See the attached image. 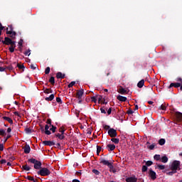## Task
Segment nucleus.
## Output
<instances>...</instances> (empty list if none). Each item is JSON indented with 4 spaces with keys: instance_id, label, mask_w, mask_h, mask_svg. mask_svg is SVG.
Wrapping results in <instances>:
<instances>
[{
    "instance_id": "1",
    "label": "nucleus",
    "mask_w": 182,
    "mask_h": 182,
    "mask_svg": "<svg viewBox=\"0 0 182 182\" xmlns=\"http://www.w3.org/2000/svg\"><path fill=\"white\" fill-rule=\"evenodd\" d=\"M1 42L4 45H6L7 46L10 45L9 50L11 53H14V52H15L16 41H12V38H10L9 37H5L4 41H2Z\"/></svg>"
},
{
    "instance_id": "2",
    "label": "nucleus",
    "mask_w": 182,
    "mask_h": 182,
    "mask_svg": "<svg viewBox=\"0 0 182 182\" xmlns=\"http://www.w3.org/2000/svg\"><path fill=\"white\" fill-rule=\"evenodd\" d=\"M28 161V163H31L32 164H34V168H36V170H41L42 168L41 161H38L33 158L29 159Z\"/></svg>"
},
{
    "instance_id": "3",
    "label": "nucleus",
    "mask_w": 182,
    "mask_h": 182,
    "mask_svg": "<svg viewBox=\"0 0 182 182\" xmlns=\"http://www.w3.org/2000/svg\"><path fill=\"white\" fill-rule=\"evenodd\" d=\"M8 29H10V31H8ZM6 35H10V38H11L13 41L16 39V32L14 31L12 25L9 26V28H6Z\"/></svg>"
},
{
    "instance_id": "4",
    "label": "nucleus",
    "mask_w": 182,
    "mask_h": 182,
    "mask_svg": "<svg viewBox=\"0 0 182 182\" xmlns=\"http://www.w3.org/2000/svg\"><path fill=\"white\" fill-rule=\"evenodd\" d=\"M38 176H42V177H46L50 176V171L48 168H41L38 172Z\"/></svg>"
},
{
    "instance_id": "5",
    "label": "nucleus",
    "mask_w": 182,
    "mask_h": 182,
    "mask_svg": "<svg viewBox=\"0 0 182 182\" xmlns=\"http://www.w3.org/2000/svg\"><path fill=\"white\" fill-rule=\"evenodd\" d=\"M171 170H180V161H173L171 165Z\"/></svg>"
},
{
    "instance_id": "6",
    "label": "nucleus",
    "mask_w": 182,
    "mask_h": 182,
    "mask_svg": "<svg viewBox=\"0 0 182 182\" xmlns=\"http://www.w3.org/2000/svg\"><path fill=\"white\" fill-rule=\"evenodd\" d=\"M108 134L112 138L117 137V131L113 128H111L108 130Z\"/></svg>"
},
{
    "instance_id": "7",
    "label": "nucleus",
    "mask_w": 182,
    "mask_h": 182,
    "mask_svg": "<svg viewBox=\"0 0 182 182\" xmlns=\"http://www.w3.org/2000/svg\"><path fill=\"white\" fill-rule=\"evenodd\" d=\"M149 176L151 178V180H156V178H157L156 173L151 168L149 169Z\"/></svg>"
},
{
    "instance_id": "8",
    "label": "nucleus",
    "mask_w": 182,
    "mask_h": 182,
    "mask_svg": "<svg viewBox=\"0 0 182 182\" xmlns=\"http://www.w3.org/2000/svg\"><path fill=\"white\" fill-rule=\"evenodd\" d=\"M100 164H103L104 166H107V167H109V166L112 164V163L109 162V161L103 158L100 159Z\"/></svg>"
},
{
    "instance_id": "9",
    "label": "nucleus",
    "mask_w": 182,
    "mask_h": 182,
    "mask_svg": "<svg viewBox=\"0 0 182 182\" xmlns=\"http://www.w3.org/2000/svg\"><path fill=\"white\" fill-rule=\"evenodd\" d=\"M84 94H85V91L83 90V89L77 90V94H76L77 99H82Z\"/></svg>"
},
{
    "instance_id": "10",
    "label": "nucleus",
    "mask_w": 182,
    "mask_h": 182,
    "mask_svg": "<svg viewBox=\"0 0 182 182\" xmlns=\"http://www.w3.org/2000/svg\"><path fill=\"white\" fill-rule=\"evenodd\" d=\"M23 151L25 153V154H29V153H31V146H29V144H26L23 147Z\"/></svg>"
},
{
    "instance_id": "11",
    "label": "nucleus",
    "mask_w": 182,
    "mask_h": 182,
    "mask_svg": "<svg viewBox=\"0 0 182 182\" xmlns=\"http://www.w3.org/2000/svg\"><path fill=\"white\" fill-rule=\"evenodd\" d=\"M171 87H181V83L180 82H171L168 86V89H171Z\"/></svg>"
},
{
    "instance_id": "12",
    "label": "nucleus",
    "mask_w": 182,
    "mask_h": 182,
    "mask_svg": "<svg viewBox=\"0 0 182 182\" xmlns=\"http://www.w3.org/2000/svg\"><path fill=\"white\" fill-rule=\"evenodd\" d=\"M43 144L51 147V146H55V143L53 141H43Z\"/></svg>"
},
{
    "instance_id": "13",
    "label": "nucleus",
    "mask_w": 182,
    "mask_h": 182,
    "mask_svg": "<svg viewBox=\"0 0 182 182\" xmlns=\"http://www.w3.org/2000/svg\"><path fill=\"white\" fill-rule=\"evenodd\" d=\"M127 182H137V178L136 176H130L126 178Z\"/></svg>"
},
{
    "instance_id": "14",
    "label": "nucleus",
    "mask_w": 182,
    "mask_h": 182,
    "mask_svg": "<svg viewBox=\"0 0 182 182\" xmlns=\"http://www.w3.org/2000/svg\"><path fill=\"white\" fill-rule=\"evenodd\" d=\"M106 149H107L108 151H113L114 149H116L115 144H107Z\"/></svg>"
},
{
    "instance_id": "15",
    "label": "nucleus",
    "mask_w": 182,
    "mask_h": 182,
    "mask_svg": "<svg viewBox=\"0 0 182 182\" xmlns=\"http://www.w3.org/2000/svg\"><path fill=\"white\" fill-rule=\"evenodd\" d=\"M49 127H50V126L48 124L45 125V134H47V136H50V134H52V132L49 131Z\"/></svg>"
},
{
    "instance_id": "16",
    "label": "nucleus",
    "mask_w": 182,
    "mask_h": 182,
    "mask_svg": "<svg viewBox=\"0 0 182 182\" xmlns=\"http://www.w3.org/2000/svg\"><path fill=\"white\" fill-rule=\"evenodd\" d=\"M175 114L178 122H182V113L176 112Z\"/></svg>"
},
{
    "instance_id": "17",
    "label": "nucleus",
    "mask_w": 182,
    "mask_h": 182,
    "mask_svg": "<svg viewBox=\"0 0 182 182\" xmlns=\"http://www.w3.org/2000/svg\"><path fill=\"white\" fill-rule=\"evenodd\" d=\"M53 99H55V95L51 94L49 97H46L45 100H46V102H52Z\"/></svg>"
},
{
    "instance_id": "18",
    "label": "nucleus",
    "mask_w": 182,
    "mask_h": 182,
    "mask_svg": "<svg viewBox=\"0 0 182 182\" xmlns=\"http://www.w3.org/2000/svg\"><path fill=\"white\" fill-rule=\"evenodd\" d=\"M53 99H55V95L51 94L49 97H46L45 100H46V102H52Z\"/></svg>"
},
{
    "instance_id": "19",
    "label": "nucleus",
    "mask_w": 182,
    "mask_h": 182,
    "mask_svg": "<svg viewBox=\"0 0 182 182\" xmlns=\"http://www.w3.org/2000/svg\"><path fill=\"white\" fill-rule=\"evenodd\" d=\"M117 99V100H119V102H126V100H127V97H123L122 95H118Z\"/></svg>"
},
{
    "instance_id": "20",
    "label": "nucleus",
    "mask_w": 182,
    "mask_h": 182,
    "mask_svg": "<svg viewBox=\"0 0 182 182\" xmlns=\"http://www.w3.org/2000/svg\"><path fill=\"white\" fill-rule=\"evenodd\" d=\"M65 74H63L60 72L57 73L56 77L57 79H65Z\"/></svg>"
},
{
    "instance_id": "21",
    "label": "nucleus",
    "mask_w": 182,
    "mask_h": 182,
    "mask_svg": "<svg viewBox=\"0 0 182 182\" xmlns=\"http://www.w3.org/2000/svg\"><path fill=\"white\" fill-rule=\"evenodd\" d=\"M167 106H168V104L164 103L159 107V110H166Z\"/></svg>"
},
{
    "instance_id": "22",
    "label": "nucleus",
    "mask_w": 182,
    "mask_h": 182,
    "mask_svg": "<svg viewBox=\"0 0 182 182\" xmlns=\"http://www.w3.org/2000/svg\"><path fill=\"white\" fill-rule=\"evenodd\" d=\"M118 92L121 95H125V93H127V91L123 88V87H120V88L118 90Z\"/></svg>"
},
{
    "instance_id": "23",
    "label": "nucleus",
    "mask_w": 182,
    "mask_h": 182,
    "mask_svg": "<svg viewBox=\"0 0 182 182\" xmlns=\"http://www.w3.org/2000/svg\"><path fill=\"white\" fill-rule=\"evenodd\" d=\"M111 141H112V143H114V144H119V143H120V139L119 138H112L111 139Z\"/></svg>"
},
{
    "instance_id": "24",
    "label": "nucleus",
    "mask_w": 182,
    "mask_h": 182,
    "mask_svg": "<svg viewBox=\"0 0 182 182\" xmlns=\"http://www.w3.org/2000/svg\"><path fill=\"white\" fill-rule=\"evenodd\" d=\"M4 120H6V122H9L10 124H14V121L12 119L9 118V117H3Z\"/></svg>"
},
{
    "instance_id": "25",
    "label": "nucleus",
    "mask_w": 182,
    "mask_h": 182,
    "mask_svg": "<svg viewBox=\"0 0 182 182\" xmlns=\"http://www.w3.org/2000/svg\"><path fill=\"white\" fill-rule=\"evenodd\" d=\"M137 86L139 87V89H141L144 86V80H141L138 83Z\"/></svg>"
},
{
    "instance_id": "26",
    "label": "nucleus",
    "mask_w": 182,
    "mask_h": 182,
    "mask_svg": "<svg viewBox=\"0 0 182 182\" xmlns=\"http://www.w3.org/2000/svg\"><path fill=\"white\" fill-rule=\"evenodd\" d=\"M161 163H167L168 161V157H167L166 156L161 157Z\"/></svg>"
},
{
    "instance_id": "27",
    "label": "nucleus",
    "mask_w": 182,
    "mask_h": 182,
    "mask_svg": "<svg viewBox=\"0 0 182 182\" xmlns=\"http://www.w3.org/2000/svg\"><path fill=\"white\" fill-rule=\"evenodd\" d=\"M154 159L156 161H160L161 160V155L160 154H155L154 156Z\"/></svg>"
},
{
    "instance_id": "28",
    "label": "nucleus",
    "mask_w": 182,
    "mask_h": 182,
    "mask_svg": "<svg viewBox=\"0 0 182 182\" xmlns=\"http://www.w3.org/2000/svg\"><path fill=\"white\" fill-rule=\"evenodd\" d=\"M109 168V171L111 173H116V168H114V166L111 164L109 166H108Z\"/></svg>"
},
{
    "instance_id": "29",
    "label": "nucleus",
    "mask_w": 182,
    "mask_h": 182,
    "mask_svg": "<svg viewBox=\"0 0 182 182\" xmlns=\"http://www.w3.org/2000/svg\"><path fill=\"white\" fill-rule=\"evenodd\" d=\"M14 65H16V63H13L12 65H10L9 66H6V69H8V70H14Z\"/></svg>"
},
{
    "instance_id": "30",
    "label": "nucleus",
    "mask_w": 182,
    "mask_h": 182,
    "mask_svg": "<svg viewBox=\"0 0 182 182\" xmlns=\"http://www.w3.org/2000/svg\"><path fill=\"white\" fill-rule=\"evenodd\" d=\"M25 132L26 133V134H31V133H32L33 132V130H32L31 128H25L24 129Z\"/></svg>"
},
{
    "instance_id": "31",
    "label": "nucleus",
    "mask_w": 182,
    "mask_h": 182,
    "mask_svg": "<svg viewBox=\"0 0 182 182\" xmlns=\"http://www.w3.org/2000/svg\"><path fill=\"white\" fill-rule=\"evenodd\" d=\"M43 92H44V93H46V95H49V93L53 92V91L50 88H46V90H44Z\"/></svg>"
},
{
    "instance_id": "32",
    "label": "nucleus",
    "mask_w": 182,
    "mask_h": 182,
    "mask_svg": "<svg viewBox=\"0 0 182 182\" xmlns=\"http://www.w3.org/2000/svg\"><path fill=\"white\" fill-rule=\"evenodd\" d=\"M24 178H26L27 180H29L30 181H33V182H36V180H35V178H33V176H24Z\"/></svg>"
},
{
    "instance_id": "33",
    "label": "nucleus",
    "mask_w": 182,
    "mask_h": 182,
    "mask_svg": "<svg viewBox=\"0 0 182 182\" xmlns=\"http://www.w3.org/2000/svg\"><path fill=\"white\" fill-rule=\"evenodd\" d=\"M48 82L53 85H55V77H50Z\"/></svg>"
},
{
    "instance_id": "34",
    "label": "nucleus",
    "mask_w": 182,
    "mask_h": 182,
    "mask_svg": "<svg viewBox=\"0 0 182 182\" xmlns=\"http://www.w3.org/2000/svg\"><path fill=\"white\" fill-rule=\"evenodd\" d=\"M159 144H160V146H164V144H166V139H159Z\"/></svg>"
},
{
    "instance_id": "35",
    "label": "nucleus",
    "mask_w": 182,
    "mask_h": 182,
    "mask_svg": "<svg viewBox=\"0 0 182 182\" xmlns=\"http://www.w3.org/2000/svg\"><path fill=\"white\" fill-rule=\"evenodd\" d=\"M23 170H25L26 171H29L31 170V167L28 166V165H23L22 166Z\"/></svg>"
},
{
    "instance_id": "36",
    "label": "nucleus",
    "mask_w": 182,
    "mask_h": 182,
    "mask_svg": "<svg viewBox=\"0 0 182 182\" xmlns=\"http://www.w3.org/2000/svg\"><path fill=\"white\" fill-rule=\"evenodd\" d=\"M16 67L18 68L20 70L25 69V65H21L19 63L16 64Z\"/></svg>"
},
{
    "instance_id": "37",
    "label": "nucleus",
    "mask_w": 182,
    "mask_h": 182,
    "mask_svg": "<svg viewBox=\"0 0 182 182\" xmlns=\"http://www.w3.org/2000/svg\"><path fill=\"white\" fill-rule=\"evenodd\" d=\"M100 151H102V146H97V155L99 156L100 154Z\"/></svg>"
},
{
    "instance_id": "38",
    "label": "nucleus",
    "mask_w": 182,
    "mask_h": 182,
    "mask_svg": "<svg viewBox=\"0 0 182 182\" xmlns=\"http://www.w3.org/2000/svg\"><path fill=\"white\" fill-rule=\"evenodd\" d=\"M51 128L50 129V132H52L53 133H55L56 132V127L51 125L50 126Z\"/></svg>"
},
{
    "instance_id": "39",
    "label": "nucleus",
    "mask_w": 182,
    "mask_h": 182,
    "mask_svg": "<svg viewBox=\"0 0 182 182\" xmlns=\"http://www.w3.org/2000/svg\"><path fill=\"white\" fill-rule=\"evenodd\" d=\"M92 173L95 174V176H99V174H100V171H99L97 169H92Z\"/></svg>"
},
{
    "instance_id": "40",
    "label": "nucleus",
    "mask_w": 182,
    "mask_h": 182,
    "mask_svg": "<svg viewBox=\"0 0 182 182\" xmlns=\"http://www.w3.org/2000/svg\"><path fill=\"white\" fill-rule=\"evenodd\" d=\"M75 85H76V82L72 81V82L68 85V87H69V88L73 87V86H75Z\"/></svg>"
},
{
    "instance_id": "41",
    "label": "nucleus",
    "mask_w": 182,
    "mask_h": 182,
    "mask_svg": "<svg viewBox=\"0 0 182 182\" xmlns=\"http://www.w3.org/2000/svg\"><path fill=\"white\" fill-rule=\"evenodd\" d=\"M157 167L159 168V170H164V168H166V166L164 165L157 164Z\"/></svg>"
},
{
    "instance_id": "42",
    "label": "nucleus",
    "mask_w": 182,
    "mask_h": 182,
    "mask_svg": "<svg viewBox=\"0 0 182 182\" xmlns=\"http://www.w3.org/2000/svg\"><path fill=\"white\" fill-rule=\"evenodd\" d=\"M147 170H148V168H147L146 165H144L142 166V169H141L142 173H146V171H147Z\"/></svg>"
},
{
    "instance_id": "43",
    "label": "nucleus",
    "mask_w": 182,
    "mask_h": 182,
    "mask_svg": "<svg viewBox=\"0 0 182 182\" xmlns=\"http://www.w3.org/2000/svg\"><path fill=\"white\" fill-rule=\"evenodd\" d=\"M146 166L147 167H150V166H153V161H147L146 162Z\"/></svg>"
},
{
    "instance_id": "44",
    "label": "nucleus",
    "mask_w": 182,
    "mask_h": 182,
    "mask_svg": "<svg viewBox=\"0 0 182 182\" xmlns=\"http://www.w3.org/2000/svg\"><path fill=\"white\" fill-rule=\"evenodd\" d=\"M50 73V67H47L45 70V74L46 75H49V73Z\"/></svg>"
},
{
    "instance_id": "45",
    "label": "nucleus",
    "mask_w": 182,
    "mask_h": 182,
    "mask_svg": "<svg viewBox=\"0 0 182 182\" xmlns=\"http://www.w3.org/2000/svg\"><path fill=\"white\" fill-rule=\"evenodd\" d=\"M106 110H107V108H105V107L100 108L101 113H103L104 114H106Z\"/></svg>"
},
{
    "instance_id": "46",
    "label": "nucleus",
    "mask_w": 182,
    "mask_h": 182,
    "mask_svg": "<svg viewBox=\"0 0 182 182\" xmlns=\"http://www.w3.org/2000/svg\"><path fill=\"white\" fill-rule=\"evenodd\" d=\"M154 147H156V144H152L151 145L148 146V149L149 150H154Z\"/></svg>"
},
{
    "instance_id": "47",
    "label": "nucleus",
    "mask_w": 182,
    "mask_h": 182,
    "mask_svg": "<svg viewBox=\"0 0 182 182\" xmlns=\"http://www.w3.org/2000/svg\"><path fill=\"white\" fill-rule=\"evenodd\" d=\"M36 66H38V65H36V64H31V65H30V68H31V69H32L33 70H35V69H36Z\"/></svg>"
},
{
    "instance_id": "48",
    "label": "nucleus",
    "mask_w": 182,
    "mask_h": 182,
    "mask_svg": "<svg viewBox=\"0 0 182 182\" xmlns=\"http://www.w3.org/2000/svg\"><path fill=\"white\" fill-rule=\"evenodd\" d=\"M176 82H181V87H180V90H182V79L181 77H178L176 79Z\"/></svg>"
},
{
    "instance_id": "49",
    "label": "nucleus",
    "mask_w": 182,
    "mask_h": 182,
    "mask_svg": "<svg viewBox=\"0 0 182 182\" xmlns=\"http://www.w3.org/2000/svg\"><path fill=\"white\" fill-rule=\"evenodd\" d=\"M65 129H63V127H60V129H59V132L60 133H61V134H65Z\"/></svg>"
},
{
    "instance_id": "50",
    "label": "nucleus",
    "mask_w": 182,
    "mask_h": 182,
    "mask_svg": "<svg viewBox=\"0 0 182 182\" xmlns=\"http://www.w3.org/2000/svg\"><path fill=\"white\" fill-rule=\"evenodd\" d=\"M91 102H93L94 103H96L97 102V97H91Z\"/></svg>"
},
{
    "instance_id": "51",
    "label": "nucleus",
    "mask_w": 182,
    "mask_h": 182,
    "mask_svg": "<svg viewBox=\"0 0 182 182\" xmlns=\"http://www.w3.org/2000/svg\"><path fill=\"white\" fill-rule=\"evenodd\" d=\"M56 102L57 103H59V105H62V99H60V97H56Z\"/></svg>"
},
{
    "instance_id": "52",
    "label": "nucleus",
    "mask_w": 182,
    "mask_h": 182,
    "mask_svg": "<svg viewBox=\"0 0 182 182\" xmlns=\"http://www.w3.org/2000/svg\"><path fill=\"white\" fill-rule=\"evenodd\" d=\"M18 46H20V47L23 46V39H20V41L18 42Z\"/></svg>"
},
{
    "instance_id": "53",
    "label": "nucleus",
    "mask_w": 182,
    "mask_h": 182,
    "mask_svg": "<svg viewBox=\"0 0 182 182\" xmlns=\"http://www.w3.org/2000/svg\"><path fill=\"white\" fill-rule=\"evenodd\" d=\"M0 136H5V129H0Z\"/></svg>"
},
{
    "instance_id": "54",
    "label": "nucleus",
    "mask_w": 182,
    "mask_h": 182,
    "mask_svg": "<svg viewBox=\"0 0 182 182\" xmlns=\"http://www.w3.org/2000/svg\"><path fill=\"white\" fill-rule=\"evenodd\" d=\"M24 55H25L26 56H29V55H31V50L28 49V50L26 51V52L24 53Z\"/></svg>"
},
{
    "instance_id": "55",
    "label": "nucleus",
    "mask_w": 182,
    "mask_h": 182,
    "mask_svg": "<svg viewBox=\"0 0 182 182\" xmlns=\"http://www.w3.org/2000/svg\"><path fill=\"white\" fill-rule=\"evenodd\" d=\"M46 123L47 124H50V126H52V119H48Z\"/></svg>"
},
{
    "instance_id": "56",
    "label": "nucleus",
    "mask_w": 182,
    "mask_h": 182,
    "mask_svg": "<svg viewBox=\"0 0 182 182\" xmlns=\"http://www.w3.org/2000/svg\"><path fill=\"white\" fill-rule=\"evenodd\" d=\"M134 113V112H133V110L132 109H129L127 111V114H133Z\"/></svg>"
},
{
    "instance_id": "57",
    "label": "nucleus",
    "mask_w": 182,
    "mask_h": 182,
    "mask_svg": "<svg viewBox=\"0 0 182 182\" xmlns=\"http://www.w3.org/2000/svg\"><path fill=\"white\" fill-rule=\"evenodd\" d=\"M65 137V134H60L58 139L59 140H64Z\"/></svg>"
},
{
    "instance_id": "58",
    "label": "nucleus",
    "mask_w": 182,
    "mask_h": 182,
    "mask_svg": "<svg viewBox=\"0 0 182 182\" xmlns=\"http://www.w3.org/2000/svg\"><path fill=\"white\" fill-rule=\"evenodd\" d=\"M6 70V68L5 67H0V72H5Z\"/></svg>"
},
{
    "instance_id": "59",
    "label": "nucleus",
    "mask_w": 182,
    "mask_h": 182,
    "mask_svg": "<svg viewBox=\"0 0 182 182\" xmlns=\"http://www.w3.org/2000/svg\"><path fill=\"white\" fill-rule=\"evenodd\" d=\"M0 163H1V164H6V159H1V160L0 161Z\"/></svg>"
},
{
    "instance_id": "60",
    "label": "nucleus",
    "mask_w": 182,
    "mask_h": 182,
    "mask_svg": "<svg viewBox=\"0 0 182 182\" xmlns=\"http://www.w3.org/2000/svg\"><path fill=\"white\" fill-rule=\"evenodd\" d=\"M0 151H4V144H0Z\"/></svg>"
},
{
    "instance_id": "61",
    "label": "nucleus",
    "mask_w": 182,
    "mask_h": 182,
    "mask_svg": "<svg viewBox=\"0 0 182 182\" xmlns=\"http://www.w3.org/2000/svg\"><path fill=\"white\" fill-rule=\"evenodd\" d=\"M107 114L108 115L112 114V107L109 108V109L107 110Z\"/></svg>"
},
{
    "instance_id": "62",
    "label": "nucleus",
    "mask_w": 182,
    "mask_h": 182,
    "mask_svg": "<svg viewBox=\"0 0 182 182\" xmlns=\"http://www.w3.org/2000/svg\"><path fill=\"white\" fill-rule=\"evenodd\" d=\"M14 114H15V116H18V117H21V114L18 112H14Z\"/></svg>"
},
{
    "instance_id": "63",
    "label": "nucleus",
    "mask_w": 182,
    "mask_h": 182,
    "mask_svg": "<svg viewBox=\"0 0 182 182\" xmlns=\"http://www.w3.org/2000/svg\"><path fill=\"white\" fill-rule=\"evenodd\" d=\"M41 133H45V128L43 127V126H41Z\"/></svg>"
},
{
    "instance_id": "64",
    "label": "nucleus",
    "mask_w": 182,
    "mask_h": 182,
    "mask_svg": "<svg viewBox=\"0 0 182 182\" xmlns=\"http://www.w3.org/2000/svg\"><path fill=\"white\" fill-rule=\"evenodd\" d=\"M55 137H58L59 139V137L60 136V134L57 133L54 134Z\"/></svg>"
}]
</instances>
